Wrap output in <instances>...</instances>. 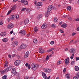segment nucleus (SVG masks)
<instances>
[{
	"label": "nucleus",
	"instance_id": "6",
	"mask_svg": "<svg viewBox=\"0 0 79 79\" xmlns=\"http://www.w3.org/2000/svg\"><path fill=\"white\" fill-rule=\"evenodd\" d=\"M14 27V25L13 23H10L7 26V28L8 29H10Z\"/></svg>",
	"mask_w": 79,
	"mask_h": 79
},
{
	"label": "nucleus",
	"instance_id": "39",
	"mask_svg": "<svg viewBox=\"0 0 79 79\" xmlns=\"http://www.w3.org/2000/svg\"><path fill=\"white\" fill-rule=\"evenodd\" d=\"M50 44L51 45H53V44H55V42L53 41H52L50 42Z\"/></svg>",
	"mask_w": 79,
	"mask_h": 79
},
{
	"label": "nucleus",
	"instance_id": "31",
	"mask_svg": "<svg viewBox=\"0 0 79 79\" xmlns=\"http://www.w3.org/2000/svg\"><path fill=\"white\" fill-rule=\"evenodd\" d=\"M74 53L72 54L71 56L70 57V58L71 60H73V58H74Z\"/></svg>",
	"mask_w": 79,
	"mask_h": 79
},
{
	"label": "nucleus",
	"instance_id": "18",
	"mask_svg": "<svg viewBox=\"0 0 79 79\" xmlns=\"http://www.w3.org/2000/svg\"><path fill=\"white\" fill-rule=\"evenodd\" d=\"M13 45L14 47H16L18 45V42L17 41H15L14 43L12 44Z\"/></svg>",
	"mask_w": 79,
	"mask_h": 79
},
{
	"label": "nucleus",
	"instance_id": "37",
	"mask_svg": "<svg viewBox=\"0 0 79 79\" xmlns=\"http://www.w3.org/2000/svg\"><path fill=\"white\" fill-rule=\"evenodd\" d=\"M26 10H27V12H28V13H29V12L31 11V10L28 8H27L26 9Z\"/></svg>",
	"mask_w": 79,
	"mask_h": 79
},
{
	"label": "nucleus",
	"instance_id": "23",
	"mask_svg": "<svg viewBox=\"0 0 79 79\" xmlns=\"http://www.w3.org/2000/svg\"><path fill=\"white\" fill-rule=\"evenodd\" d=\"M75 70L76 71H79V67H78V66H75Z\"/></svg>",
	"mask_w": 79,
	"mask_h": 79
},
{
	"label": "nucleus",
	"instance_id": "29",
	"mask_svg": "<svg viewBox=\"0 0 79 79\" xmlns=\"http://www.w3.org/2000/svg\"><path fill=\"white\" fill-rule=\"evenodd\" d=\"M33 42L34 44H37V40L35 39L33 40Z\"/></svg>",
	"mask_w": 79,
	"mask_h": 79
},
{
	"label": "nucleus",
	"instance_id": "22",
	"mask_svg": "<svg viewBox=\"0 0 79 79\" xmlns=\"http://www.w3.org/2000/svg\"><path fill=\"white\" fill-rule=\"evenodd\" d=\"M16 8V5H14L11 8V10H14Z\"/></svg>",
	"mask_w": 79,
	"mask_h": 79
},
{
	"label": "nucleus",
	"instance_id": "5",
	"mask_svg": "<svg viewBox=\"0 0 79 79\" xmlns=\"http://www.w3.org/2000/svg\"><path fill=\"white\" fill-rule=\"evenodd\" d=\"M52 8H53L52 5H51L49 6L47 9V12H50V11H51L52 10Z\"/></svg>",
	"mask_w": 79,
	"mask_h": 79
},
{
	"label": "nucleus",
	"instance_id": "28",
	"mask_svg": "<svg viewBox=\"0 0 79 79\" xmlns=\"http://www.w3.org/2000/svg\"><path fill=\"white\" fill-rule=\"evenodd\" d=\"M54 50V48H52L50 49L47 51V52H48V53H49V52H52V50Z\"/></svg>",
	"mask_w": 79,
	"mask_h": 79
},
{
	"label": "nucleus",
	"instance_id": "21",
	"mask_svg": "<svg viewBox=\"0 0 79 79\" xmlns=\"http://www.w3.org/2000/svg\"><path fill=\"white\" fill-rule=\"evenodd\" d=\"M42 2H39L36 3L37 6H42Z\"/></svg>",
	"mask_w": 79,
	"mask_h": 79
},
{
	"label": "nucleus",
	"instance_id": "60",
	"mask_svg": "<svg viewBox=\"0 0 79 79\" xmlns=\"http://www.w3.org/2000/svg\"><path fill=\"white\" fill-rule=\"evenodd\" d=\"M2 24H3V23L1 22H0V25L1 26H2Z\"/></svg>",
	"mask_w": 79,
	"mask_h": 79
},
{
	"label": "nucleus",
	"instance_id": "40",
	"mask_svg": "<svg viewBox=\"0 0 79 79\" xmlns=\"http://www.w3.org/2000/svg\"><path fill=\"white\" fill-rule=\"evenodd\" d=\"M2 79H6V75H4L2 77Z\"/></svg>",
	"mask_w": 79,
	"mask_h": 79
},
{
	"label": "nucleus",
	"instance_id": "52",
	"mask_svg": "<svg viewBox=\"0 0 79 79\" xmlns=\"http://www.w3.org/2000/svg\"><path fill=\"white\" fill-rule=\"evenodd\" d=\"M76 61H77V60H79V57H77L76 58Z\"/></svg>",
	"mask_w": 79,
	"mask_h": 79
},
{
	"label": "nucleus",
	"instance_id": "61",
	"mask_svg": "<svg viewBox=\"0 0 79 79\" xmlns=\"http://www.w3.org/2000/svg\"><path fill=\"white\" fill-rule=\"evenodd\" d=\"M8 57L9 58H11V56L10 55H8Z\"/></svg>",
	"mask_w": 79,
	"mask_h": 79
},
{
	"label": "nucleus",
	"instance_id": "20",
	"mask_svg": "<svg viewBox=\"0 0 79 79\" xmlns=\"http://www.w3.org/2000/svg\"><path fill=\"white\" fill-rule=\"evenodd\" d=\"M6 33L4 32H2L0 34V35L2 37H4V36H5L6 35Z\"/></svg>",
	"mask_w": 79,
	"mask_h": 79
},
{
	"label": "nucleus",
	"instance_id": "35",
	"mask_svg": "<svg viewBox=\"0 0 79 79\" xmlns=\"http://www.w3.org/2000/svg\"><path fill=\"white\" fill-rule=\"evenodd\" d=\"M44 51L43 50H41L40 51H39L40 53H44Z\"/></svg>",
	"mask_w": 79,
	"mask_h": 79
},
{
	"label": "nucleus",
	"instance_id": "26",
	"mask_svg": "<svg viewBox=\"0 0 79 79\" xmlns=\"http://www.w3.org/2000/svg\"><path fill=\"white\" fill-rule=\"evenodd\" d=\"M2 41L4 42H6L8 41V39L6 38H4L2 40Z\"/></svg>",
	"mask_w": 79,
	"mask_h": 79
},
{
	"label": "nucleus",
	"instance_id": "30",
	"mask_svg": "<svg viewBox=\"0 0 79 79\" xmlns=\"http://www.w3.org/2000/svg\"><path fill=\"white\" fill-rule=\"evenodd\" d=\"M23 3L25 5H27L28 4V2H27V1H25V2Z\"/></svg>",
	"mask_w": 79,
	"mask_h": 79
},
{
	"label": "nucleus",
	"instance_id": "38",
	"mask_svg": "<svg viewBox=\"0 0 79 79\" xmlns=\"http://www.w3.org/2000/svg\"><path fill=\"white\" fill-rule=\"evenodd\" d=\"M58 21V19H57V18H55L54 19V22H56Z\"/></svg>",
	"mask_w": 79,
	"mask_h": 79
},
{
	"label": "nucleus",
	"instance_id": "64",
	"mask_svg": "<svg viewBox=\"0 0 79 79\" xmlns=\"http://www.w3.org/2000/svg\"><path fill=\"white\" fill-rule=\"evenodd\" d=\"M77 31H79V27L77 28Z\"/></svg>",
	"mask_w": 79,
	"mask_h": 79
},
{
	"label": "nucleus",
	"instance_id": "8",
	"mask_svg": "<svg viewBox=\"0 0 79 79\" xmlns=\"http://www.w3.org/2000/svg\"><path fill=\"white\" fill-rule=\"evenodd\" d=\"M26 31L24 30H21L19 32V34H21L22 36L23 35H24L25 34H26Z\"/></svg>",
	"mask_w": 79,
	"mask_h": 79
},
{
	"label": "nucleus",
	"instance_id": "25",
	"mask_svg": "<svg viewBox=\"0 0 79 79\" xmlns=\"http://www.w3.org/2000/svg\"><path fill=\"white\" fill-rule=\"evenodd\" d=\"M34 31L35 32H37L39 31V29L37 28V27H35L34 28Z\"/></svg>",
	"mask_w": 79,
	"mask_h": 79
},
{
	"label": "nucleus",
	"instance_id": "43",
	"mask_svg": "<svg viewBox=\"0 0 79 79\" xmlns=\"http://www.w3.org/2000/svg\"><path fill=\"white\" fill-rule=\"evenodd\" d=\"M57 63L58 64H60L61 63V60H59L57 62Z\"/></svg>",
	"mask_w": 79,
	"mask_h": 79
},
{
	"label": "nucleus",
	"instance_id": "47",
	"mask_svg": "<svg viewBox=\"0 0 79 79\" xmlns=\"http://www.w3.org/2000/svg\"><path fill=\"white\" fill-rule=\"evenodd\" d=\"M15 55H15V54H12V58H14V57H15Z\"/></svg>",
	"mask_w": 79,
	"mask_h": 79
},
{
	"label": "nucleus",
	"instance_id": "48",
	"mask_svg": "<svg viewBox=\"0 0 79 79\" xmlns=\"http://www.w3.org/2000/svg\"><path fill=\"white\" fill-rule=\"evenodd\" d=\"M26 8H23L22 10H21V11H25V10H26Z\"/></svg>",
	"mask_w": 79,
	"mask_h": 79
},
{
	"label": "nucleus",
	"instance_id": "12",
	"mask_svg": "<svg viewBox=\"0 0 79 79\" xmlns=\"http://www.w3.org/2000/svg\"><path fill=\"white\" fill-rule=\"evenodd\" d=\"M69 57L67 58L66 59H65L64 61H65V64H67L69 63Z\"/></svg>",
	"mask_w": 79,
	"mask_h": 79
},
{
	"label": "nucleus",
	"instance_id": "9",
	"mask_svg": "<svg viewBox=\"0 0 79 79\" xmlns=\"http://www.w3.org/2000/svg\"><path fill=\"white\" fill-rule=\"evenodd\" d=\"M31 66L32 67L33 70L35 71V70L37 69V67L35 66V64H32Z\"/></svg>",
	"mask_w": 79,
	"mask_h": 79
},
{
	"label": "nucleus",
	"instance_id": "41",
	"mask_svg": "<svg viewBox=\"0 0 79 79\" xmlns=\"http://www.w3.org/2000/svg\"><path fill=\"white\" fill-rule=\"evenodd\" d=\"M52 27H53V28H55V27H56V26L54 24H52Z\"/></svg>",
	"mask_w": 79,
	"mask_h": 79
},
{
	"label": "nucleus",
	"instance_id": "33",
	"mask_svg": "<svg viewBox=\"0 0 79 79\" xmlns=\"http://www.w3.org/2000/svg\"><path fill=\"white\" fill-rule=\"evenodd\" d=\"M71 9V6H69L67 7V10L69 11Z\"/></svg>",
	"mask_w": 79,
	"mask_h": 79
},
{
	"label": "nucleus",
	"instance_id": "7",
	"mask_svg": "<svg viewBox=\"0 0 79 79\" xmlns=\"http://www.w3.org/2000/svg\"><path fill=\"white\" fill-rule=\"evenodd\" d=\"M44 71L45 73H50L52 71V70L50 69H47L46 68L44 69Z\"/></svg>",
	"mask_w": 79,
	"mask_h": 79
},
{
	"label": "nucleus",
	"instance_id": "24",
	"mask_svg": "<svg viewBox=\"0 0 79 79\" xmlns=\"http://www.w3.org/2000/svg\"><path fill=\"white\" fill-rule=\"evenodd\" d=\"M42 17V14H40L38 15L37 18L38 19H39L40 18H41Z\"/></svg>",
	"mask_w": 79,
	"mask_h": 79
},
{
	"label": "nucleus",
	"instance_id": "58",
	"mask_svg": "<svg viewBox=\"0 0 79 79\" xmlns=\"http://www.w3.org/2000/svg\"><path fill=\"white\" fill-rule=\"evenodd\" d=\"M64 18H66L67 17V15H63Z\"/></svg>",
	"mask_w": 79,
	"mask_h": 79
},
{
	"label": "nucleus",
	"instance_id": "10",
	"mask_svg": "<svg viewBox=\"0 0 79 79\" xmlns=\"http://www.w3.org/2000/svg\"><path fill=\"white\" fill-rule=\"evenodd\" d=\"M29 19H26L24 22V25H27L29 23Z\"/></svg>",
	"mask_w": 79,
	"mask_h": 79
},
{
	"label": "nucleus",
	"instance_id": "16",
	"mask_svg": "<svg viewBox=\"0 0 79 79\" xmlns=\"http://www.w3.org/2000/svg\"><path fill=\"white\" fill-rule=\"evenodd\" d=\"M75 50H75V49L72 48V49H70V50H69V52H70V53H73L75 52Z\"/></svg>",
	"mask_w": 79,
	"mask_h": 79
},
{
	"label": "nucleus",
	"instance_id": "11",
	"mask_svg": "<svg viewBox=\"0 0 79 79\" xmlns=\"http://www.w3.org/2000/svg\"><path fill=\"white\" fill-rule=\"evenodd\" d=\"M12 73L14 75H16L17 74V72H16V69L15 68H13L12 69Z\"/></svg>",
	"mask_w": 79,
	"mask_h": 79
},
{
	"label": "nucleus",
	"instance_id": "51",
	"mask_svg": "<svg viewBox=\"0 0 79 79\" xmlns=\"http://www.w3.org/2000/svg\"><path fill=\"white\" fill-rule=\"evenodd\" d=\"M28 78H29V77H28V76H26L24 77L25 79H28Z\"/></svg>",
	"mask_w": 79,
	"mask_h": 79
},
{
	"label": "nucleus",
	"instance_id": "57",
	"mask_svg": "<svg viewBox=\"0 0 79 79\" xmlns=\"http://www.w3.org/2000/svg\"><path fill=\"white\" fill-rule=\"evenodd\" d=\"M72 35L73 36L75 35H76V33H72Z\"/></svg>",
	"mask_w": 79,
	"mask_h": 79
},
{
	"label": "nucleus",
	"instance_id": "55",
	"mask_svg": "<svg viewBox=\"0 0 79 79\" xmlns=\"http://www.w3.org/2000/svg\"><path fill=\"white\" fill-rule=\"evenodd\" d=\"M60 32L61 33H63L64 32H63V30L60 29Z\"/></svg>",
	"mask_w": 79,
	"mask_h": 79
},
{
	"label": "nucleus",
	"instance_id": "44",
	"mask_svg": "<svg viewBox=\"0 0 79 79\" xmlns=\"http://www.w3.org/2000/svg\"><path fill=\"white\" fill-rule=\"evenodd\" d=\"M15 18H16V19H18V18H19V15H15Z\"/></svg>",
	"mask_w": 79,
	"mask_h": 79
},
{
	"label": "nucleus",
	"instance_id": "4",
	"mask_svg": "<svg viewBox=\"0 0 79 79\" xmlns=\"http://www.w3.org/2000/svg\"><path fill=\"white\" fill-rule=\"evenodd\" d=\"M21 64V60H17L14 62V64L15 66H19V64Z\"/></svg>",
	"mask_w": 79,
	"mask_h": 79
},
{
	"label": "nucleus",
	"instance_id": "42",
	"mask_svg": "<svg viewBox=\"0 0 79 79\" xmlns=\"http://www.w3.org/2000/svg\"><path fill=\"white\" fill-rule=\"evenodd\" d=\"M11 10H10L7 13V15H9L10 13H11Z\"/></svg>",
	"mask_w": 79,
	"mask_h": 79
},
{
	"label": "nucleus",
	"instance_id": "62",
	"mask_svg": "<svg viewBox=\"0 0 79 79\" xmlns=\"http://www.w3.org/2000/svg\"><path fill=\"white\" fill-rule=\"evenodd\" d=\"M30 36V34H29L28 35H27V37H29Z\"/></svg>",
	"mask_w": 79,
	"mask_h": 79
},
{
	"label": "nucleus",
	"instance_id": "34",
	"mask_svg": "<svg viewBox=\"0 0 79 79\" xmlns=\"http://www.w3.org/2000/svg\"><path fill=\"white\" fill-rule=\"evenodd\" d=\"M10 19L13 20L14 19V15H11L10 17Z\"/></svg>",
	"mask_w": 79,
	"mask_h": 79
},
{
	"label": "nucleus",
	"instance_id": "15",
	"mask_svg": "<svg viewBox=\"0 0 79 79\" xmlns=\"http://www.w3.org/2000/svg\"><path fill=\"white\" fill-rule=\"evenodd\" d=\"M77 77H74L73 79H79V73L78 72L76 74ZM78 77L79 79L78 78Z\"/></svg>",
	"mask_w": 79,
	"mask_h": 79
},
{
	"label": "nucleus",
	"instance_id": "53",
	"mask_svg": "<svg viewBox=\"0 0 79 79\" xmlns=\"http://www.w3.org/2000/svg\"><path fill=\"white\" fill-rule=\"evenodd\" d=\"M68 19L69 21H72V20L73 19H72V18H68Z\"/></svg>",
	"mask_w": 79,
	"mask_h": 79
},
{
	"label": "nucleus",
	"instance_id": "13",
	"mask_svg": "<svg viewBox=\"0 0 79 79\" xmlns=\"http://www.w3.org/2000/svg\"><path fill=\"white\" fill-rule=\"evenodd\" d=\"M47 27V24H44L41 26V27L42 29H45Z\"/></svg>",
	"mask_w": 79,
	"mask_h": 79
},
{
	"label": "nucleus",
	"instance_id": "59",
	"mask_svg": "<svg viewBox=\"0 0 79 79\" xmlns=\"http://www.w3.org/2000/svg\"><path fill=\"white\" fill-rule=\"evenodd\" d=\"M13 31H11L10 32V34H13Z\"/></svg>",
	"mask_w": 79,
	"mask_h": 79
},
{
	"label": "nucleus",
	"instance_id": "1",
	"mask_svg": "<svg viewBox=\"0 0 79 79\" xmlns=\"http://www.w3.org/2000/svg\"><path fill=\"white\" fill-rule=\"evenodd\" d=\"M27 47V45L24 43H22L21 44L20 47L18 48V50L20 51L21 49H25Z\"/></svg>",
	"mask_w": 79,
	"mask_h": 79
},
{
	"label": "nucleus",
	"instance_id": "54",
	"mask_svg": "<svg viewBox=\"0 0 79 79\" xmlns=\"http://www.w3.org/2000/svg\"><path fill=\"white\" fill-rule=\"evenodd\" d=\"M76 21H79V19L77 18L76 19Z\"/></svg>",
	"mask_w": 79,
	"mask_h": 79
},
{
	"label": "nucleus",
	"instance_id": "19",
	"mask_svg": "<svg viewBox=\"0 0 79 79\" xmlns=\"http://www.w3.org/2000/svg\"><path fill=\"white\" fill-rule=\"evenodd\" d=\"M67 24L65 23L63 24L62 25H61V27L63 28H66V27H67Z\"/></svg>",
	"mask_w": 79,
	"mask_h": 79
},
{
	"label": "nucleus",
	"instance_id": "56",
	"mask_svg": "<svg viewBox=\"0 0 79 79\" xmlns=\"http://www.w3.org/2000/svg\"><path fill=\"white\" fill-rule=\"evenodd\" d=\"M28 65H28V63H27L25 64V66H26V67H27V66H28Z\"/></svg>",
	"mask_w": 79,
	"mask_h": 79
},
{
	"label": "nucleus",
	"instance_id": "14",
	"mask_svg": "<svg viewBox=\"0 0 79 79\" xmlns=\"http://www.w3.org/2000/svg\"><path fill=\"white\" fill-rule=\"evenodd\" d=\"M29 55V52H27L24 55V57L26 58H27L28 57V56Z\"/></svg>",
	"mask_w": 79,
	"mask_h": 79
},
{
	"label": "nucleus",
	"instance_id": "2",
	"mask_svg": "<svg viewBox=\"0 0 79 79\" xmlns=\"http://www.w3.org/2000/svg\"><path fill=\"white\" fill-rule=\"evenodd\" d=\"M11 70V67H7L6 69H5L4 70L2 71L1 73L2 74H4L5 73H7L8 71H10Z\"/></svg>",
	"mask_w": 79,
	"mask_h": 79
},
{
	"label": "nucleus",
	"instance_id": "50",
	"mask_svg": "<svg viewBox=\"0 0 79 79\" xmlns=\"http://www.w3.org/2000/svg\"><path fill=\"white\" fill-rule=\"evenodd\" d=\"M31 69V67H30V64H29L28 66V69Z\"/></svg>",
	"mask_w": 79,
	"mask_h": 79
},
{
	"label": "nucleus",
	"instance_id": "36",
	"mask_svg": "<svg viewBox=\"0 0 79 79\" xmlns=\"http://www.w3.org/2000/svg\"><path fill=\"white\" fill-rule=\"evenodd\" d=\"M75 63V61L74 60H73L71 62V64H74Z\"/></svg>",
	"mask_w": 79,
	"mask_h": 79
},
{
	"label": "nucleus",
	"instance_id": "45",
	"mask_svg": "<svg viewBox=\"0 0 79 79\" xmlns=\"http://www.w3.org/2000/svg\"><path fill=\"white\" fill-rule=\"evenodd\" d=\"M25 2V0H22L21 1V3H24Z\"/></svg>",
	"mask_w": 79,
	"mask_h": 79
},
{
	"label": "nucleus",
	"instance_id": "32",
	"mask_svg": "<svg viewBox=\"0 0 79 79\" xmlns=\"http://www.w3.org/2000/svg\"><path fill=\"white\" fill-rule=\"evenodd\" d=\"M7 66H8V62H6L5 63V65H4V68H6V67H7Z\"/></svg>",
	"mask_w": 79,
	"mask_h": 79
},
{
	"label": "nucleus",
	"instance_id": "49",
	"mask_svg": "<svg viewBox=\"0 0 79 79\" xmlns=\"http://www.w3.org/2000/svg\"><path fill=\"white\" fill-rule=\"evenodd\" d=\"M66 68H64V69L63 70L64 73H65V72H66Z\"/></svg>",
	"mask_w": 79,
	"mask_h": 79
},
{
	"label": "nucleus",
	"instance_id": "3",
	"mask_svg": "<svg viewBox=\"0 0 79 79\" xmlns=\"http://www.w3.org/2000/svg\"><path fill=\"white\" fill-rule=\"evenodd\" d=\"M42 75L44 79H49L50 78V76H49L47 77L45 73L44 72L42 73Z\"/></svg>",
	"mask_w": 79,
	"mask_h": 79
},
{
	"label": "nucleus",
	"instance_id": "63",
	"mask_svg": "<svg viewBox=\"0 0 79 79\" xmlns=\"http://www.w3.org/2000/svg\"><path fill=\"white\" fill-rule=\"evenodd\" d=\"M16 1H18V0H14L13 1V2H16Z\"/></svg>",
	"mask_w": 79,
	"mask_h": 79
},
{
	"label": "nucleus",
	"instance_id": "46",
	"mask_svg": "<svg viewBox=\"0 0 79 79\" xmlns=\"http://www.w3.org/2000/svg\"><path fill=\"white\" fill-rule=\"evenodd\" d=\"M49 56H48L47 57H46L45 59L46 61L48 60V59L49 58Z\"/></svg>",
	"mask_w": 79,
	"mask_h": 79
},
{
	"label": "nucleus",
	"instance_id": "27",
	"mask_svg": "<svg viewBox=\"0 0 79 79\" xmlns=\"http://www.w3.org/2000/svg\"><path fill=\"white\" fill-rule=\"evenodd\" d=\"M50 13L48 12H47L45 13V17H48L49 16Z\"/></svg>",
	"mask_w": 79,
	"mask_h": 79
},
{
	"label": "nucleus",
	"instance_id": "17",
	"mask_svg": "<svg viewBox=\"0 0 79 79\" xmlns=\"http://www.w3.org/2000/svg\"><path fill=\"white\" fill-rule=\"evenodd\" d=\"M65 77L66 79H70V75L69 74H66L65 76Z\"/></svg>",
	"mask_w": 79,
	"mask_h": 79
}]
</instances>
